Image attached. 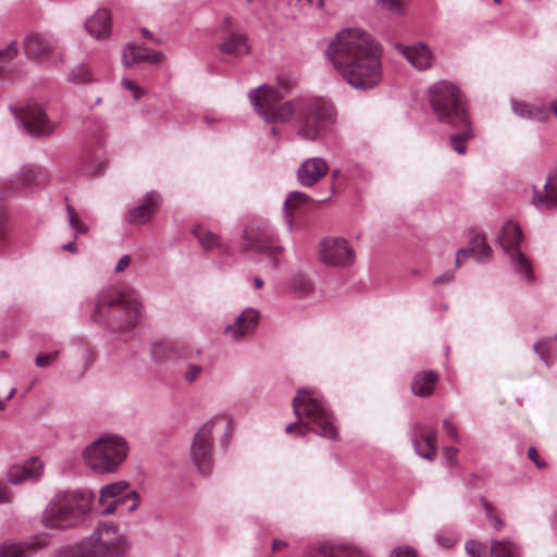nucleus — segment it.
<instances>
[{
	"label": "nucleus",
	"instance_id": "2f4dec72",
	"mask_svg": "<svg viewBox=\"0 0 557 557\" xmlns=\"http://www.w3.org/2000/svg\"><path fill=\"white\" fill-rule=\"evenodd\" d=\"M508 256L515 272L528 284L534 283L535 276L533 274L532 263L529 258L520 250H513Z\"/></svg>",
	"mask_w": 557,
	"mask_h": 557
},
{
	"label": "nucleus",
	"instance_id": "c9c22d12",
	"mask_svg": "<svg viewBox=\"0 0 557 557\" xmlns=\"http://www.w3.org/2000/svg\"><path fill=\"white\" fill-rule=\"evenodd\" d=\"M310 200L309 196L302 191L294 190L290 191L285 201H284V220L287 225V228L290 231L293 226V210L296 209L298 205L307 203Z\"/></svg>",
	"mask_w": 557,
	"mask_h": 557
},
{
	"label": "nucleus",
	"instance_id": "ea45409f",
	"mask_svg": "<svg viewBox=\"0 0 557 557\" xmlns=\"http://www.w3.org/2000/svg\"><path fill=\"white\" fill-rule=\"evenodd\" d=\"M290 288L298 297H308L314 286L309 276L305 273L297 272L290 277Z\"/></svg>",
	"mask_w": 557,
	"mask_h": 557
},
{
	"label": "nucleus",
	"instance_id": "0e129e2a",
	"mask_svg": "<svg viewBox=\"0 0 557 557\" xmlns=\"http://www.w3.org/2000/svg\"><path fill=\"white\" fill-rule=\"evenodd\" d=\"M288 544L286 541H283V540H274L272 542V552H277V550H281L285 547H287Z\"/></svg>",
	"mask_w": 557,
	"mask_h": 557
},
{
	"label": "nucleus",
	"instance_id": "5fc2aeb1",
	"mask_svg": "<svg viewBox=\"0 0 557 557\" xmlns=\"http://www.w3.org/2000/svg\"><path fill=\"white\" fill-rule=\"evenodd\" d=\"M454 277H455V272L453 270H448V271L444 272L443 274L436 276L432 281V285L434 287L447 285L454 281Z\"/></svg>",
	"mask_w": 557,
	"mask_h": 557
},
{
	"label": "nucleus",
	"instance_id": "4be33fe9",
	"mask_svg": "<svg viewBox=\"0 0 557 557\" xmlns=\"http://www.w3.org/2000/svg\"><path fill=\"white\" fill-rule=\"evenodd\" d=\"M164 58L162 51L151 52L148 50L145 44L136 45V44H127L122 52V63L125 67H129L135 63H160Z\"/></svg>",
	"mask_w": 557,
	"mask_h": 557
},
{
	"label": "nucleus",
	"instance_id": "bb28decb",
	"mask_svg": "<svg viewBox=\"0 0 557 557\" xmlns=\"http://www.w3.org/2000/svg\"><path fill=\"white\" fill-rule=\"evenodd\" d=\"M101 505L103 506V515L124 516L138 507L139 496L136 492H126L124 496H119V498L111 499Z\"/></svg>",
	"mask_w": 557,
	"mask_h": 557
},
{
	"label": "nucleus",
	"instance_id": "473e14b6",
	"mask_svg": "<svg viewBox=\"0 0 557 557\" xmlns=\"http://www.w3.org/2000/svg\"><path fill=\"white\" fill-rule=\"evenodd\" d=\"M193 234L205 250L216 248L220 253H225L227 248L220 240V237L201 225L193 228Z\"/></svg>",
	"mask_w": 557,
	"mask_h": 557
},
{
	"label": "nucleus",
	"instance_id": "4c0bfd02",
	"mask_svg": "<svg viewBox=\"0 0 557 557\" xmlns=\"http://www.w3.org/2000/svg\"><path fill=\"white\" fill-rule=\"evenodd\" d=\"M492 557H520L519 546L509 540H492Z\"/></svg>",
	"mask_w": 557,
	"mask_h": 557
},
{
	"label": "nucleus",
	"instance_id": "4d7b16f0",
	"mask_svg": "<svg viewBox=\"0 0 557 557\" xmlns=\"http://www.w3.org/2000/svg\"><path fill=\"white\" fill-rule=\"evenodd\" d=\"M470 257H474L475 258V253L472 251V249L468 246V247H463V248H459L457 251H456V260H455V265L456 268H459L462 263V261L465 259H468Z\"/></svg>",
	"mask_w": 557,
	"mask_h": 557
},
{
	"label": "nucleus",
	"instance_id": "9b49d317",
	"mask_svg": "<svg viewBox=\"0 0 557 557\" xmlns=\"http://www.w3.org/2000/svg\"><path fill=\"white\" fill-rule=\"evenodd\" d=\"M223 420L215 418L201 424L191 438L189 455L197 471L207 475L213 465V432L223 424Z\"/></svg>",
	"mask_w": 557,
	"mask_h": 557
},
{
	"label": "nucleus",
	"instance_id": "cd10ccee",
	"mask_svg": "<svg viewBox=\"0 0 557 557\" xmlns=\"http://www.w3.org/2000/svg\"><path fill=\"white\" fill-rule=\"evenodd\" d=\"M522 231L518 224L512 221L506 222L499 231L497 240L504 251L509 255L513 250H519V244L522 240Z\"/></svg>",
	"mask_w": 557,
	"mask_h": 557
},
{
	"label": "nucleus",
	"instance_id": "3c124183",
	"mask_svg": "<svg viewBox=\"0 0 557 557\" xmlns=\"http://www.w3.org/2000/svg\"><path fill=\"white\" fill-rule=\"evenodd\" d=\"M389 557H418V554L414 547L409 545H403L395 547L391 552Z\"/></svg>",
	"mask_w": 557,
	"mask_h": 557
},
{
	"label": "nucleus",
	"instance_id": "9d476101",
	"mask_svg": "<svg viewBox=\"0 0 557 557\" xmlns=\"http://www.w3.org/2000/svg\"><path fill=\"white\" fill-rule=\"evenodd\" d=\"M48 182L49 173L46 168L25 163L4 183V195L17 198L33 197L42 190Z\"/></svg>",
	"mask_w": 557,
	"mask_h": 557
},
{
	"label": "nucleus",
	"instance_id": "e2e57ef3",
	"mask_svg": "<svg viewBox=\"0 0 557 557\" xmlns=\"http://www.w3.org/2000/svg\"><path fill=\"white\" fill-rule=\"evenodd\" d=\"M220 29L224 33V34H227L230 30H234L233 29V20L230 15H226L223 17L221 24H220Z\"/></svg>",
	"mask_w": 557,
	"mask_h": 557
},
{
	"label": "nucleus",
	"instance_id": "13d9d810",
	"mask_svg": "<svg viewBox=\"0 0 557 557\" xmlns=\"http://www.w3.org/2000/svg\"><path fill=\"white\" fill-rule=\"evenodd\" d=\"M470 257H474L475 258V253L472 251V249L468 246V247H463V248H459L457 251H456V260H455V265L456 268H459L462 263V261L465 259H468Z\"/></svg>",
	"mask_w": 557,
	"mask_h": 557
},
{
	"label": "nucleus",
	"instance_id": "5701e85b",
	"mask_svg": "<svg viewBox=\"0 0 557 557\" xmlns=\"http://www.w3.org/2000/svg\"><path fill=\"white\" fill-rule=\"evenodd\" d=\"M44 469V462L39 458L33 457L24 463L10 467L8 481L12 484H20L28 480H37L41 476Z\"/></svg>",
	"mask_w": 557,
	"mask_h": 557
},
{
	"label": "nucleus",
	"instance_id": "c03bdc74",
	"mask_svg": "<svg viewBox=\"0 0 557 557\" xmlns=\"http://www.w3.org/2000/svg\"><path fill=\"white\" fill-rule=\"evenodd\" d=\"M557 342V334L550 337H543L533 344V351L545 363L547 368L552 367L550 361L545 356V350L550 344Z\"/></svg>",
	"mask_w": 557,
	"mask_h": 557
},
{
	"label": "nucleus",
	"instance_id": "58836bf2",
	"mask_svg": "<svg viewBox=\"0 0 557 557\" xmlns=\"http://www.w3.org/2000/svg\"><path fill=\"white\" fill-rule=\"evenodd\" d=\"M126 492H133L129 490V484L127 482L119 481L107 484L100 490L99 502L100 504H106L111 499L119 498V496H124Z\"/></svg>",
	"mask_w": 557,
	"mask_h": 557
},
{
	"label": "nucleus",
	"instance_id": "49530a36",
	"mask_svg": "<svg viewBox=\"0 0 557 557\" xmlns=\"http://www.w3.org/2000/svg\"><path fill=\"white\" fill-rule=\"evenodd\" d=\"M67 218L71 227L75 231V236L85 234L88 231V226L81 221V218L75 213L71 205H66Z\"/></svg>",
	"mask_w": 557,
	"mask_h": 557
},
{
	"label": "nucleus",
	"instance_id": "a19ab883",
	"mask_svg": "<svg viewBox=\"0 0 557 557\" xmlns=\"http://www.w3.org/2000/svg\"><path fill=\"white\" fill-rule=\"evenodd\" d=\"M190 359H185L186 363L180 370L181 376L186 384H194L198 381L203 373V366L200 363H196Z\"/></svg>",
	"mask_w": 557,
	"mask_h": 557
},
{
	"label": "nucleus",
	"instance_id": "bf43d9fd",
	"mask_svg": "<svg viewBox=\"0 0 557 557\" xmlns=\"http://www.w3.org/2000/svg\"><path fill=\"white\" fill-rule=\"evenodd\" d=\"M379 3H381L385 9L396 12V13H403V0H376Z\"/></svg>",
	"mask_w": 557,
	"mask_h": 557
},
{
	"label": "nucleus",
	"instance_id": "680f3d73",
	"mask_svg": "<svg viewBox=\"0 0 557 557\" xmlns=\"http://www.w3.org/2000/svg\"><path fill=\"white\" fill-rule=\"evenodd\" d=\"M131 263V257L128 255L122 256L115 264L114 271L120 273L124 271Z\"/></svg>",
	"mask_w": 557,
	"mask_h": 557
},
{
	"label": "nucleus",
	"instance_id": "dca6fc26",
	"mask_svg": "<svg viewBox=\"0 0 557 557\" xmlns=\"http://www.w3.org/2000/svg\"><path fill=\"white\" fill-rule=\"evenodd\" d=\"M149 354L153 362L162 364L173 359H190L194 356H199L201 354V349H191L188 346L162 339L151 344Z\"/></svg>",
	"mask_w": 557,
	"mask_h": 557
},
{
	"label": "nucleus",
	"instance_id": "412c9836",
	"mask_svg": "<svg viewBox=\"0 0 557 557\" xmlns=\"http://www.w3.org/2000/svg\"><path fill=\"white\" fill-rule=\"evenodd\" d=\"M329 171V165L323 158L314 157L305 160L297 171V180L300 185L311 187L318 183Z\"/></svg>",
	"mask_w": 557,
	"mask_h": 557
},
{
	"label": "nucleus",
	"instance_id": "603ef678",
	"mask_svg": "<svg viewBox=\"0 0 557 557\" xmlns=\"http://www.w3.org/2000/svg\"><path fill=\"white\" fill-rule=\"evenodd\" d=\"M458 451H459L458 448H456L455 446H445L443 448L444 459L448 467H456L458 465V460H457Z\"/></svg>",
	"mask_w": 557,
	"mask_h": 557
},
{
	"label": "nucleus",
	"instance_id": "8fccbe9b",
	"mask_svg": "<svg viewBox=\"0 0 557 557\" xmlns=\"http://www.w3.org/2000/svg\"><path fill=\"white\" fill-rule=\"evenodd\" d=\"M483 504L486 510V517L491 521L494 530L500 531L504 528L503 520L494 512L493 507L486 500H483Z\"/></svg>",
	"mask_w": 557,
	"mask_h": 557
},
{
	"label": "nucleus",
	"instance_id": "72a5a7b5",
	"mask_svg": "<svg viewBox=\"0 0 557 557\" xmlns=\"http://www.w3.org/2000/svg\"><path fill=\"white\" fill-rule=\"evenodd\" d=\"M511 108L515 114L534 121H544L548 114L544 107L533 106L517 100L511 101Z\"/></svg>",
	"mask_w": 557,
	"mask_h": 557
},
{
	"label": "nucleus",
	"instance_id": "aec40b11",
	"mask_svg": "<svg viewBox=\"0 0 557 557\" xmlns=\"http://www.w3.org/2000/svg\"><path fill=\"white\" fill-rule=\"evenodd\" d=\"M47 545L48 540L39 536L23 542H5L0 545V557H30Z\"/></svg>",
	"mask_w": 557,
	"mask_h": 557
},
{
	"label": "nucleus",
	"instance_id": "f8f14e48",
	"mask_svg": "<svg viewBox=\"0 0 557 557\" xmlns=\"http://www.w3.org/2000/svg\"><path fill=\"white\" fill-rule=\"evenodd\" d=\"M243 248L265 255L272 268H277V257L283 250V247L277 244L275 228L269 224L247 227L243 234Z\"/></svg>",
	"mask_w": 557,
	"mask_h": 557
},
{
	"label": "nucleus",
	"instance_id": "37998d69",
	"mask_svg": "<svg viewBox=\"0 0 557 557\" xmlns=\"http://www.w3.org/2000/svg\"><path fill=\"white\" fill-rule=\"evenodd\" d=\"M67 79L73 84H86L92 79V75L86 64H77L71 70Z\"/></svg>",
	"mask_w": 557,
	"mask_h": 557
},
{
	"label": "nucleus",
	"instance_id": "6ab92c4d",
	"mask_svg": "<svg viewBox=\"0 0 557 557\" xmlns=\"http://www.w3.org/2000/svg\"><path fill=\"white\" fill-rule=\"evenodd\" d=\"M57 46L58 40L52 35L42 33H29L23 40L26 55L37 60L48 58Z\"/></svg>",
	"mask_w": 557,
	"mask_h": 557
},
{
	"label": "nucleus",
	"instance_id": "20e7f679",
	"mask_svg": "<svg viewBox=\"0 0 557 557\" xmlns=\"http://www.w3.org/2000/svg\"><path fill=\"white\" fill-rule=\"evenodd\" d=\"M113 522L100 523L87 537L58 552L57 557H126L127 540Z\"/></svg>",
	"mask_w": 557,
	"mask_h": 557
},
{
	"label": "nucleus",
	"instance_id": "39448f33",
	"mask_svg": "<svg viewBox=\"0 0 557 557\" xmlns=\"http://www.w3.org/2000/svg\"><path fill=\"white\" fill-rule=\"evenodd\" d=\"M334 104L321 97L304 96L297 98V135L314 141L321 138L335 123Z\"/></svg>",
	"mask_w": 557,
	"mask_h": 557
},
{
	"label": "nucleus",
	"instance_id": "0eeeda50",
	"mask_svg": "<svg viewBox=\"0 0 557 557\" xmlns=\"http://www.w3.org/2000/svg\"><path fill=\"white\" fill-rule=\"evenodd\" d=\"M129 446L124 436L103 433L83 451L86 466L99 474L115 473L126 460Z\"/></svg>",
	"mask_w": 557,
	"mask_h": 557
},
{
	"label": "nucleus",
	"instance_id": "e433bc0d",
	"mask_svg": "<svg viewBox=\"0 0 557 557\" xmlns=\"http://www.w3.org/2000/svg\"><path fill=\"white\" fill-rule=\"evenodd\" d=\"M456 128H460L459 132L453 134L449 138L451 148L459 154L466 153V143L473 137V132L471 128L470 117H468L467 123H460L455 126Z\"/></svg>",
	"mask_w": 557,
	"mask_h": 557
},
{
	"label": "nucleus",
	"instance_id": "4468645a",
	"mask_svg": "<svg viewBox=\"0 0 557 557\" xmlns=\"http://www.w3.org/2000/svg\"><path fill=\"white\" fill-rule=\"evenodd\" d=\"M21 125L32 137L50 136L54 131L52 123L46 110L36 102H28L22 111Z\"/></svg>",
	"mask_w": 557,
	"mask_h": 557
},
{
	"label": "nucleus",
	"instance_id": "1a4fd4ad",
	"mask_svg": "<svg viewBox=\"0 0 557 557\" xmlns=\"http://www.w3.org/2000/svg\"><path fill=\"white\" fill-rule=\"evenodd\" d=\"M257 113L267 123H288L297 117V98L277 104L283 98L282 92L273 87L261 85L248 94Z\"/></svg>",
	"mask_w": 557,
	"mask_h": 557
},
{
	"label": "nucleus",
	"instance_id": "f03ea898",
	"mask_svg": "<svg viewBox=\"0 0 557 557\" xmlns=\"http://www.w3.org/2000/svg\"><path fill=\"white\" fill-rule=\"evenodd\" d=\"M143 310L140 295L135 289L110 286L97 294L90 317L111 334H126L139 324Z\"/></svg>",
	"mask_w": 557,
	"mask_h": 557
},
{
	"label": "nucleus",
	"instance_id": "774afa93",
	"mask_svg": "<svg viewBox=\"0 0 557 557\" xmlns=\"http://www.w3.org/2000/svg\"><path fill=\"white\" fill-rule=\"evenodd\" d=\"M7 500V492H5V486L0 483V502H5Z\"/></svg>",
	"mask_w": 557,
	"mask_h": 557
},
{
	"label": "nucleus",
	"instance_id": "b1692460",
	"mask_svg": "<svg viewBox=\"0 0 557 557\" xmlns=\"http://www.w3.org/2000/svg\"><path fill=\"white\" fill-rule=\"evenodd\" d=\"M219 50L222 53L242 57L250 52L248 35L240 30H230L224 34Z\"/></svg>",
	"mask_w": 557,
	"mask_h": 557
},
{
	"label": "nucleus",
	"instance_id": "2eb2a0df",
	"mask_svg": "<svg viewBox=\"0 0 557 557\" xmlns=\"http://www.w3.org/2000/svg\"><path fill=\"white\" fill-rule=\"evenodd\" d=\"M410 438L418 456L434 460L437 450V430L426 423L416 421L411 425Z\"/></svg>",
	"mask_w": 557,
	"mask_h": 557
},
{
	"label": "nucleus",
	"instance_id": "a878e982",
	"mask_svg": "<svg viewBox=\"0 0 557 557\" xmlns=\"http://www.w3.org/2000/svg\"><path fill=\"white\" fill-rule=\"evenodd\" d=\"M86 30L95 38H107L112 30L111 14L107 9H98L85 22Z\"/></svg>",
	"mask_w": 557,
	"mask_h": 557
},
{
	"label": "nucleus",
	"instance_id": "338daca9",
	"mask_svg": "<svg viewBox=\"0 0 557 557\" xmlns=\"http://www.w3.org/2000/svg\"><path fill=\"white\" fill-rule=\"evenodd\" d=\"M62 249L74 253V252H76V244L74 242L67 243V244L63 245Z\"/></svg>",
	"mask_w": 557,
	"mask_h": 557
},
{
	"label": "nucleus",
	"instance_id": "393cba45",
	"mask_svg": "<svg viewBox=\"0 0 557 557\" xmlns=\"http://www.w3.org/2000/svg\"><path fill=\"white\" fill-rule=\"evenodd\" d=\"M400 52L412 66L420 71L429 69L434 62V55L423 42L413 46H403Z\"/></svg>",
	"mask_w": 557,
	"mask_h": 557
},
{
	"label": "nucleus",
	"instance_id": "423d86ee",
	"mask_svg": "<svg viewBox=\"0 0 557 557\" xmlns=\"http://www.w3.org/2000/svg\"><path fill=\"white\" fill-rule=\"evenodd\" d=\"M90 509V497L79 491H60L51 498L41 515L48 529H67L76 525Z\"/></svg>",
	"mask_w": 557,
	"mask_h": 557
},
{
	"label": "nucleus",
	"instance_id": "a211bd4d",
	"mask_svg": "<svg viewBox=\"0 0 557 557\" xmlns=\"http://www.w3.org/2000/svg\"><path fill=\"white\" fill-rule=\"evenodd\" d=\"M260 320V311L252 307H248L231 324L224 327V334L234 342L243 341L257 327Z\"/></svg>",
	"mask_w": 557,
	"mask_h": 557
},
{
	"label": "nucleus",
	"instance_id": "f704fd0d",
	"mask_svg": "<svg viewBox=\"0 0 557 557\" xmlns=\"http://www.w3.org/2000/svg\"><path fill=\"white\" fill-rule=\"evenodd\" d=\"M468 246L475 253V260L479 263H486L492 257V249L486 242L484 234L476 232L470 239Z\"/></svg>",
	"mask_w": 557,
	"mask_h": 557
},
{
	"label": "nucleus",
	"instance_id": "79ce46f5",
	"mask_svg": "<svg viewBox=\"0 0 557 557\" xmlns=\"http://www.w3.org/2000/svg\"><path fill=\"white\" fill-rule=\"evenodd\" d=\"M18 53L17 44L12 40L5 48L0 49V75H4L11 71V62Z\"/></svg>",
	"mask_w": 557,
	"mask_h": 557
},
{
	"label": "nucleus",
	"instance_id": "6e6d98bb",
	"mask_svg": "<svg viewBox=\"0 0 557 557\" xmlns=\"http://www.w3.org/2000/svg\"><path fill=\"white\" fill-rule=\"evenodd\" d=\"M122 85L132 91L134 99H139L145 94V90L141 87L128 78H123Z\"/></svg>",
	"mask_w": 557,
	"mask_h": 557
},
{
	"label": "nucleus",
	"instance_id": "7ed1b4c3",
	"mask_svg": "<svg viewBox=\"0 0 557 557\" xmlns=\"http://www.w3.org/2000/svg\"><path fill=\"white\" fill-rule=\"evenodd\" d=\"M292 407L296 417V434L306 435L314 432L329 438H337L334 416L324 397L315 389L298 388L292 400Z\"/></svg>",
	"mask_w": 557,
	"mask_h": 557
},
{
	"label": "nucleus",
	"instance_id": "6e6552de",
	"mask_svg": "<svg viewBox=\"0 0 557 557\" xmlns=\"http://www.w3.org/2000/svg\"><path fill=\"white\" fill-rule=\"evenodd\" d=\"M429 102L437 121L457 126L468 122V110L459 88L446 81L433 84L429 88Z\"/></svg>",
	"mask_w": 557,
	"mask_h": 557
},
{
	"label": "nucleus",
	"instance_id": "7c9ffc66",
	"mask_svg": "<svg viewBox=\"0 0 557 557\" xmlns=\"http://www.w3.org/2000/svg\"><path fill=\"white\" fill-rule=\"evenodd\" d=\"M85 163V170L94 175L100 174L106 168L104 151L100 140L97 143V147H86L83 157Z\"/></svg>",
	"mask_w": 557,
	"mask_h": 557
},
{
	"label": "nucleus",
	"instance_id": "f257e3e1",
	"mask_svg": "<svg viewBox=\"0 0 557 557\" xmlns=\"http://www.w3.org/2000/svg\"><path fill=\"white\" fill-rule=\"evenodd\" d=\"M382 46L359 27L336 33L329 42L325 57L341 76L355 89H372L382 81Z\"/></svg>",
	"mask_w": 557,
	"mask_h": 557
},
{
	"label": "nucleus",
	"instance_id": "a18cd8bd",
	"mask_svg": "<svg viewBox=\"0 0 557 557\" xmlns=\"http://www.w3.org/2000/svg\"><path fill=\"white\" fill-rule=\"evenodd\" d=\"M435 541L442 548L449 549L454 547L458 541V536L451 531L440 530L435 534Z\"/></svg>",
	"mask_w": 557,
	"mask_h": 557
},
{
	"label": "nucleus",
	"instance_id": "09e8293b",
	"mask_svg": "<svg viewBox=\"0 0 557 557\" xmlns=\"http://www.w3.org/2000/svg\"><path fill=\"white\" fill-rule=\"evenodd\" d=\"M466 550L471 557L486 556V545L478 541H468L466 543Z\"/></svg>",
	"mask_w": 557,
	"mask_h": 557
},
{
	"label": "nucleus",
	"instance_id": "c85d7f7f",
	"mask_svg": "<svg viewBox=\"0 0 557 557\" xmlns=\"http://www.w3.org/2000/svg\"><path fill=\"white\" fill-rule=\"evenodd\" d=\"M438 381V375L435 371H421L414 374L411 382V391L418 397H429Z\"/></svg>",
	"mask_w": 557,
	"mask_h": 557
},
{
	"label": "nucleus",
	"instance_id": "69168bd1",
	"mask_svg": "<svg viewBox=\"0 0 557 557\" xmlns=\"http://www.w3.org/2000/svg\"><path fill=\"white\" fill-rule=\"evenodd\" d=\"M140 33H141V35H143L145 38L152 40L154 44H157V45H161V44H162V40H160V39H153V38H152V34H151V32H150L148 28L143 27V28L140 29Z\"/></svg>",
	"mask_w": 557,
	"mask_h": 557
},
{
	"label": "nucleus",
	"instance_id": "de8ad7c7",
	"mask_svg": "<svg viewBox=\"0 0 557 557\" xmlns=\"http://www.w3.org/2000/svg\"><path fill=\"white\" fill-rule=\"evenodd\" d=\"M59 355L60 349H55L51 352H40L35 358V364L39 368L49 367L58 359Z\"/></svg>",
	"mask_w": 557,
	"mask_h": 557
},
{
	"label": "nucleus",
	"instance_id": "864d4df0",
	"mask_svg": "<svg viewBox=\"0 0 557 557\" xmlns=\"http://www.w3.org/2000/svg\"><path fill=\"white\" fill-rule=\"evenodd\" d=\"M443 429H444L446 435L453 442H458L459 441L458 430H457L456 425L449 419H444L443 420Z\"/></svg>",
	"mask_w": 557,
	"mask_h": 557
},
{
	"label": "nucleus",
	"instance_id": "c756f323",
	"mask_svg": "<svg viewBox=\"0 0 557 557\" xmlns=\"http://www.w3.org/2000/svg\"><path fill=\"white\" fill-rule=\"evenodd\" d=\"M533 202L539 209L557 208V177H549L544 184V191H534Z\"/></svg>",
	"mask_w": 557,
	"mask_h": 557
},
{
	"label": "nucleus",
	"instance_id": "f3484780",
	"mask_svg": "<svg viewBox=\"0 0 557 557\" xmlns=\"http://www.w3.org/2000/svg\"><path fill=\"white\" fill-rule=\"evenodd\" d=\"M161 205V196L156 190L148 191L136 206L128 209L124 220L131 225H144L158 212Z\"/></svg>",
	"mask_w": 557,
	"mask_h": 557
},
{
	"label": "nucleus",
	"instance_id": "ddd939ff",
	"mask_svg": "<svg viewBox=\"0 0 557 557\" xmlns=\"http://www.w3.org/2000/svg\"><path fill=\"white\" fill-rule=\"evenodd\" d=\"M321 262L332 267H346L354 262L355 250L343 237H326L320 243Z\"/></svg>",
	"mask_w": 557,
	"mask_h": 557
},
{
	"label": "nucleus",
	"instance_id": "052dcab7",
	"mask_svg": "<svg viewBox=\"0 0 557 557\" xmlns=\"http://www.w3.org/2000/svg\"><path fill=\"white\" fill-rule=\"evenodd\" d=\"M528 458L532 460L539 469H544L547 467V463L539 457L537 450L534 446L529 447Z\"/></svg>",
	"mask_w": 557,
	"mask_h": 557
}]
</instances>
